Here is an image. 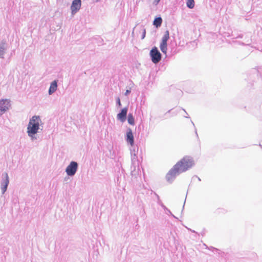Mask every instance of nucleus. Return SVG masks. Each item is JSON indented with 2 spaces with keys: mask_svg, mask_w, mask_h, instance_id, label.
I'll list each match as a JSON object with an SVG mask.
<instances>
[{
  "mask_svg": "<svg viewBox=\"0 0 262 262\" xmlns=\"http://www.w3.org/2000/svg\"><path fill=\"white\" fill-rule=\"evenodd\" d=\"M169 38V33L168 30H166L163 36L162 37L161 42L160 45V48L161 51L164 54H166L167 50V41Z\"/></svg>",
  "mask_w": 262,
  "mask_h": 262,
  "instance_id": "7ed1b4c3",
  "label": "nucleus"
},
{
  "mask_svg": "<svg viewBox=\"0 0 262 262\" xmlns=\"http://www.w3.org/2000/svg\"><path fill=\"white\" fill-rule=\"evenodd\" d=\"M127 112V108L125 107L123 108L121 110V112L118 114V118L122 122H124L125 120Z\"/></svg>",
  "mask_w": 262,
  "mask_h": 262,
  "instance_id": "9b49d317",
  "label": "nucleus"
},
{
  "mask_svg": "<svg viewBox=\"0 0 262 262\" xmlns=\"http://www.w3.org/2000/svg\"><path fill=\"white\" fill-rule=\"evenodd\" d=\"M152 61L157 63L159 62L161 59V55L156 47L153 48L150 52Z\"/></svg>",
  "mask_w": 262,
  "mask_h": 262,
  "instance_id": "20e7f679",
  "label": "nucleus"
},
{
  "mask_svg": "<svg viewBox=\"0 0 262 262\" xmlns=\"http://www.w3.org/2000/svg\"><path fill=\"white\" fill-rule=\"evenodd\" d=\"M57 87V82L55 80L53 81L50 86V89L49 90V94H52L54 92L56 91Z\"/></svg>",
  "mask_w": 262,
  "mask_h": 262,
  "instance_id": "f8f14e48",
  "label": "nucleus"
},
{
  "mask_svg": "<svg viewBox=\"0 0 262 262\" xmlns=\"http://www.w3.org/2000/svg\"><path fill=\"white\" fill-rule=\"evenodd\" d=\"M78 167V164L76 162L72 161L68 166L66 171L68 176H73L76 173Z\"/></svg>",
  "mask_w": 262,
  "mask_h": 262,
  "instance_id": "39448f33",
  "label": "nucleus"
},
{
  "mask_svg": "<svg viewBox=\"0 0 262 262\" xmlns=\"http://www.w3.org/2000/svg\"><path fill=\"white\" fill-rule=\"evenodd\" d=\"M81 0H74L72 2L71 9L73 14L76 13L81 7Z\"/></svg>",
  "mask_w": 262,
  "mask_h": 262,
  "instance_id": "0eeeda50",
  "label": "nucleus"
},
{
  "mask_svg": "<svg viewBox=\"0 0 262 262\" xmlns=\"http://www.w3.org/2000/svg\"><path fill=\"white\" fill-rule=\"evenodd\" d=\"M126 141L130 144L131 146L134 145V136L131 129H129L126 133Z\"/></svg>",
  "mask_w": 262,
  "mask_h": 262,
  "instance_id": "1a4fd4ad",
  "label": "nucleus"
},
{
  "mask_svg": "<svg viewBox=\"0 0 262 262\" xmlns=\"http://www.w3.org/2000/svg\"><path fill=\"white\" fill-rule=\"evenodd\" d=\"M186 5L189 8L192 9L194 6V0H187Z\"/></svg>",
  "mask_w": 262,
  "mask_h": 262,
  "instance_id": "2eb2a0df",
  "label": "nucleus"
},
{
  "mask_svg": "<svg viewBox=\"0 0 262 262\" xmlns=\"http://www.w3.org/2000/svg\"><path fill=\"white\" fill-rule=\"evenodd\" d=\"M40 122V120L39 117L34 116L32 117V118L30 120L27 127V132L29 136L34 135L37 132L39 129Z\"/></svg>",
  "mask_w": 262,
  "mask_h": 262,
  "instance_id": "f03ea898",
  "label": "nucleus"
},
{
  "mask_svg": "<svg viewBox=\"0 0 262 262\" xmlns=\"http://www.w3.org/2000/svg\"><path fill=\"white\" fill-rule=\"evenodd\" d=\"M177 166L173 167L168 171L166 174V179L168 181L171 182L180 172L176 168Z\"/></svg>",
  "mask_w": 262,
  "mask_h": 262,
  "instance_id": "423d86ee",
  "label": "nucleus"
},
{
  "mask_svg": "<svg viewBox=\"0 0 262 262\" xmlns=\"http://www.w3.org/2000/svg\"><path fill=\"white\" fill-rule=\"evenodd\" d=\"M129 92H130V91H129V90H126V92H125V95H127Z\"/></svg>",
  "mask_w": 262,
  "mask_h": 262,
  "instance_id": "f3484780",
  "label": "nucleus"
},
{
  "mask_svg": "<svg viewBox=\"0 0 262 262\" xmlns=\"http://www.w3.org/2000/svg\"><path fill=\"white\" fill-rule=\"evenodd\" d=\"M162 19L161 17L156 18L154 21V25L156 27H159L161 25Z\"/></svg>",
  "mask_w": 262,
  "mask_h": 262,
  "instance_id": "ddd939ff",
  "label": "nucleus"
},
{
  "mask_svg": "<svg viewBox=\"0 0 262 262\" xmlns=\"http://www.w3.org/2000/svg\"><path fill=\"white\" fill-rule=\"evenodd\" d=\"M193 164L192 158L190 157L186 156L177 162L174 166H177L176 168L181 173L192 167Z\"/></svg>",
  "mask_w": 262,
  "mask_h": 262,
  "instance_id": "f257e3e1",
  "label": "nucleus"
},
{
  "mask_svg": "<svg viewBox=\"0 0 262 262\" xmlns=\"http://www.w3.org/2000/svg\"><path fill=\"white\" fill-rule=\"evenodd\" d=\"M117 103H118L119 106H121V102H120V100L119 98H117Z\"/></svg>",
  "mask_w": 262,
  "mask_h": 262,
  "instance_id": "dca6fc26",
  "label": "nucleus"
},
{
  "mask_svg": "<svg viewBox=\"0 0 262 262\" xmlns=\"http://www.w3.org/2000/svg\"><path fill=\"white\" fill-rule=\"evenodd\" d=\"M127 121L129 124L134 125L135 121L134 118L132 114H129L128 115Z\"/></svg>",
  "mask_w": 262,
  "mask_h": 262,
  "instance_id": "4468645a",
  "label": "nucleus"
},
{
  "mask_svg": "<svg viewBox=\"0 0 262 262\" xmlns=\"http://www.w3.org/2000/svg\"><path fill=\"white\" fill-rule=\"evenodd\" d=\"M9 106V101L7 99L0 100V115L4 113Z\"/></svg>",
  "mask_w": 262,
  "mask_h": 262,
  "instance_id": "6e6552de",
  "label": "nucleus"
},
{
  "mask_svg": "<svg viewBox=\"0 0 262 262\" xmlns=\"http://www.w3.org/2000/svg\"><path fill=\"white\" fill-rule=\"evenodd\" d=\"M160 1V0H156L157 3H159Z\"/></svg>",
  "mask_w": 262,
  "mask_h": 262,
  "instance_id": "a211bd4d",
  "label": "nucleus"
},
{
  "mask_svg": "<svg viewBox=\"0 0 262 262\" xmlns=\"http://www.w3.org/2000/svg\"><path fill=\"white\" fill-rule=\"evenodd\" d=\"M4 177H5V179L4 181V182H3L2 185V191L3 193H4L6 191L7 186H8L9 182L8 176L7 173H5L4 174Z\"/></svg>",
  "mask_w": 262,
  "mask_h": 262,
  "instance_id": "9d476101",
  "label": "nucleus"
}]
</instances>
